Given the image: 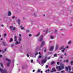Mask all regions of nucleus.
<instances>
[{"label": "nucleus", "mask_w": 73, "mask_h": 73, "mask_svg": "<svg viewBox=\"0 0 73 73\" xmlns=\"http://www.w3.org/2000/svg\"><path fill=\"white\" fill-rule=\"evenodd\" d=\"M56 68L58 71H60L61 70H62V69H63L64 68V64H62V65L61 66V67L60 66H57Z\"/></svg>", "instance_id": "1"}, {"label": "nucleus", "mask_w": 73, "mask_h": 73, "mask_svg": "<svg viewBox=\"0 0 73 73\" xmlns=\"http://www.w3.org/2000/svg\"><path fill=\"white\" fill-rule=\"evenodd\" d=\"M0 71L1 73H8V72L5 69H4V70H2L1 68H0Z\"/></svg>", "instance_id": "2"}, {"label": "nucleus", "mask_w": 73, "mask_h": 73, "mask_svg": "<svg viewBox=\"0 0 73 73\" xmlns=\"http://www.w3.org/2000/svg\"><path fill=\"white\" fill-rule=\"evenodd\" d=\"M38 40L39 41H40V42L42 41V40H43V35H41L39 38Z\"/></svg>", "instance_id": "3"}, {"label": "nucleus", "mask_w": 73, "mask_h": 73, "mask_svg": "<svg viewBox=\"0 0 73 73\" xmlns=\"http://www.w3.org/2000/svg\"><path fill=\"white\" fill-rule=\"evenodd\" d=\"M46 60L45 59H44L42 60V62H41V64L42 65H44V64H45V63L46 62Z\"/></svg>", "instance_id": "4"}, {"label": "nucleus", "mask_w": 73, "mask_h": 73, "mask_svg": "<svg viewBox=\"0 0 73 73\" xmlns=\"http://www.w3.org/2000/svg\"><path fill=\"white\" fill-rule=\"evenodd\" d=\"M56 72V69L54 68H53L51 71H50V72L51 73H52V72Z\"/></svg>", "instance_id": "5"}, {"label": "nucleus", "mask_w": 73, "mask_h": 73, "mask_svg": "<svg viewBox=\"0 0 73 73\" xmlns=\"http://www.w3.org/2000/svg\"><path fill=\"white\" fill-rule=\"evenodd\" d=\"M44 45H45V42L44 41H43L41 45V46H43Z\"/></svg>", "instance_id": "6"}, {"label": "nucleus", "mask_w": 73, "mask_h": 73, "mask_svg": "<svg viewBox=\"0 0 73 73\" xmlns=\"http://www.w3.org/2000/svg\"><path fill=\"white\" fill-rule=\"evenodd\" d=\"M54 48V47H53V46H51L50 47L49 50L50 51H51V50H53Z\"/></svg>", "instance_id": "7"}, {"label": "nucleus", "mask_w": 73, "mask_h": 73, "mask_svg": "<svg viewBox=\"0 0 73 73\" xmlns=\"http://www.w3.org/2000/svg\"><path fill=\"white\" fill-rule=\"evenodd\" d=\"M14 41H17V36H15L14 37Z\"/></svg>", "instance_id": "8"}, {"label": "nucleus", "mask_w": 73, "mask_h": 73, "mask_svg": "<svg viewBox=\"0 0 73 73\" xmlns=\"http://www.w3.org/2000/svg\"><path fill=\"white\" fill-rule=\"evenodd\" d=\"M11 15H12V14L11 13V12L10 11H9L8 16H11Z\"/></svg>", "instance_id": "9"}, {"label": "nucleus", "mask_w": 73, "mask_h": 73, "mask_svg": "<svg viewBox=\"0 0 73 73\" xmlns=\"http://www.w3.org/2000/svg\"><path fill=\"white\" fill-rule=\"evenodd\" d=\"M20 44V42H18V41H16V42L15 43V44L16 45H17L18 44Z\"/></svg>", "instance_id": "10"}, {"label": "nucleus", "mask_w": 73, "mask_h": 73, "mask_svg": "<svg viewBox=\"0 0 73 73\" xmlns=\"http://www.w3.org/2000/svg\"><path fill=\"white\" fill-rule=\"evenodd\" d=\"M68 68L69 69V70L70 71V70H72V69L70 68V66H68Z\"/></svg>", "instance_id": "11"}, {"label": "nucleus", "mask_w": 73, "mask_h": 73, "mask_svg": "<svg viewBox=\"0 0 73 73\" xmlns=\"http://www.w3.org/2000/svg\"><path fill=\"white\" fill-rule=\"evenodd\" d=\"M11 63L9 62L8 63H7V67H9V64H10Z\"/></svg>", "instance_id": "12"}, {"label": "nucleus", "mask_w": 73, "mask_h": 73, "mask_svg": "<svg viewBox=\"0 0 73 73\" xmlns=\"http://www.w3.org/2000/svg\"><path fill=\"white\" fill-rule=\"evenodd\" d=\"M21 40H22V39H21V37H19L18 40L19 41H21Z\"/></svg>", "instance_id": "13"}, {"label": "nucleus", "mask_w": 73, "mask_h": 73, "mask_svg": "<svg viewBox=\"0 0 73 73\" xmlns=\"http://www.w3.org/2000/svg\"><path fill=\"white\" fill-rule=\"evenodd\" d=\"M54 64V61H52L51 62V65H53Z\"/></svg>", "instance_id": "14"}, {"label": "nucleus", "mask_w": 73, "mask_h": 73, "mask_svg": "<svg viewBox=\"0 0 73 73\" xmlns=\"http://www.w3.org/2000/svg\"><path fill=\"white\" fill-rule=\"evenodd\" d=\"M63 61L64 62H67V63H68V62H69V61H68V60H64Z\"/></svg>", "instance_id": "15"}, {"label": "nucleus", "mask_w": 73, "mask_h": 73, "mask_svg": "<svg viewBox=\"0 0 73 73\" xmlns=\"http://www.w3.org/2000/svg\"><path fill=\"white\" fill-rule=\"evenodd\" d=\"M58 45L57 44L56 46V49L57 50V49H58Z\"/></svg>", "instance_id": "16"}, {"label": "nucleus", "mask_w": 73, "mask_h": 73, "mask_svg": "<svg viewBox=\"0 0 73 73\" xmlns=\"http://www.w3.org/2000/svg\"><path fill=\"white\" fill-rule=\"evenodd\" d=\"M3 45L4 46H5V45H6V44H5V42H3Z\"/></svg>", "instance_id": "17"}, {"label": "nucleus", "mask_w": 73, "mask_h": 73, "mask_svg": "<svg viewBox=\"0 0 73 73\" xmlns=\"http://www.w3.org/2000/svg\"><path fill=\"white\" fill-rule=\"evenodd\" d=\"M0 65L1 67H2V68H3V67H4V66H3V63H2V62L0 63Z\"/></svg>", "instance_id": "18"}, {"label": "nucleus", "mask_w": 73, "mask_h": 73, "mask_svg": "<svg viewBox=\"0 0 73 73\" xmlns=\"http://www.w3.org/2000/svg\"><path fill=\"white\" fill-rule=\"evenodd\" d=\"M17 21L19 25H20V19H18Z\"/></svg>", "instance_id": "19"}, {"label": "nucleus", "mask_w": 73, "mask_h": 73, "mask_svg": "<svg viewBox=\"0 0 73 73\" xmlns=\"http://www.w3.org/2000/svg\"><path fill=\"white\" fill-rule=\"evenodd\" d=\"M73 61H71L70 63L71 64V65H73Z\"/></svg>", "instance_id": "20"}, {"label": "nucleus", "mask_w": 73, "mask_h": 73, "mask_svg": "<svg viewBox=\"0 0 73 73\" xmlns=\"http://www.w3.org/2000/svg\"><path fill=\"white\" fill-rule=\"evenodd\" d=\"M12 41H13V39H12V38H11L9 42H12Z\"/></svg>", "instance_id": "21"}, {"label": "nucleus", "mask_w": 73, "mask_h": 73, "mask_svg": "<svg viewBox=\"0 0 73 73\" xmlns=\"http://www.w3.org/2000/svg\"><path fill=\"white\" fill-rule=\"evenodd\" d=\"M54 57H57V54H54Z\"/></svg>", "instance_id": "22"}, {"label": "nucleus", "mask_w": 73, "mask_h": 73, "mask_svg": "<svg viewBox=\"0 0 73 73\" xmlns=\"http://www.w3.org/2000/svg\"><path fill=\"white\" fill-rule=\"evenodd\" d=\"M66 48H64L63 50H61V52H62L63 53H64V50H65V49H66Z\"/></svg>", "instance_id": "23"}, {"label": "nucleus", "mask_w": 73, "mask_h": 73, "mask_svg": "<svg viewBox=\"0 0 73 73\" xmlns=\"http://www.w3.org/2000/svg\"><path fill=\"white\" fill-rule=\"evenodd\" d=\"M64 49V46H63L61 47L60 48V50H61V49Z\"/></svg>", "instance_id": "24"}, {"label": "nucleus", "mask_w": 73, "mask_h": 73, "mask_svg": "<svg viewBox=\"0 0 73 73\" xmlns=\"http://www.w3.org/2000/svg\"><path fill=\"white\" fill-rule=\"evenodd\" d=\"M66 70L67 72H68V68L67 67H66Z\"/></svg>", "instance_id": "25"}, {"label": "nucleus", "mask_w": 73, "mask_h": 73, "mask_svg": "<svg viewBox=\"0 0 73 73\" xmlns=\"http://www.w3.org/2000/svg\"><path fill=\"white\" fill-rule=\"evenodd\" d=\"M71 43H72V42H71V41H69L68 42V44H71Z\"/></svg>", "instance_id": "26"}, {"label": "nucleus", "mask_w": 73, "mask_h": 73, "mask_svg": "<svg viewBox=\"0 0 73 73\" xmlns=\"http://www.w3.org/2000/svg\"><path fill=\"white\" fill-rule=\"evenodd\" d=\"M40 33H39L38 34L36 35V36L38 37V35H40Z\"/></svg>", "instance_id": "27"}, {"label": "nucleus", "mask_w": 73, "mask_h": 73, "mask_svg": "<svg viewBox=\"0 0 73 73\" xmlns=\"http://www.w3.org/2000/svg\"><path fill=\"white\" fill-rule=\"evenodd\" d=\"M47 72H49V69H48L47 70H46L45 71V72L46 73H47Z\"/></svg>", "instance_id": "28"}, {"label": "nucleus", "mask_w": 73, "mask_h": 73, "mask_svg": "<svg viewBox=\"0 0 73 73\" xmlns=\"http://www.w3.org/2000/svg\"><path fill=\"white\" fill-rule=\"evenodd\" d=\"M41 72L40 70V69H38V70L37 72Z\"/></svg>", "instance_id": "29"}, {"label": "nucleus", "mask_w": 73, "mask_h": 73, "mask_svg": "<svg viewBox=\"0 0 73 73\" xmlns=\"http://www.w3.org/2000/svg\"><path fill=\"white\" fill-rule=\"evenodd\" d=\"M6 60L7 61H9V62H11V60L8 59V58H6Z\"/></svg>", "instance_id": "30"}, {"label": "nucleus", "mask_w": 73, "mask_h": 73, "mask_svg": "<svg viewBox=\"0 0 73 73\" xmlns=\"http://www.w3.org/2000/svg\"><path fill=\"white\" fill-rule=\"evenodd\" d=\"M42 56H39L38 57V58H41Z\"/></svg>", "instance_id": "31"}, {"label": "nucleus", "mask_w": 73, "mask_h": 73, "mask_svg": "<svg viewBox=\"0 0 73 73\" xmlns=\"http://www.w3.org/2000/svg\"><path fill=\"white\" fill-rule=\"evenodd\" d=\"M10 29H12V28H13V26L10 27Z\"/></svg>", "instance_id": "32"}, {"label": "nucleus", "mask_w": 73, "mask_h": 73, "mask_svg": "<svg viewBox=\"0 0 73 73\" xmlns=\"http://www.w3.org/2000/svg\"><path fill=\"white\" fill-rule=\"evenodd\" d=\"M64 72H65V71L64 70H63L61 72V73H64Z\"/></svg>", "instance_id": "33"}, {"label": "nucleus", "mask_w": 73, "mask_h": 73, "mask_svg": "<svg viewBox=\"0 0 73 73\" xmlns=\"http://www.w3.org/2000/svg\"><path fill=\"white\" fill-rule=\"evenodd\" d=\"M7 36V34L5 33V34H4V37H5V36Z\"/></svg>", "instance_id": "34"}, {"label": "nucleus", "mask_w": 73, "mask_h": 73, "mask_svg": "<svg viewBox=\"0 0 73 73\" xmlns=\"http://www.w3.org/2000/svg\"><path fill=\"white\" fill-rule=\"evenodd\" d=\"M15 29H15V27H14L13 28V31H15Z\"/></svg>", "instance_id": "35"}, {"label": "nucleus", "mask_w": 73, "mask_h": 73, "mask_svg": "<svg viewBox=\"0 0 73 73\" xmlns=\"http://www.w3.org/2000/svg\"><path fill=\"white\" fill-rule=\"evenodd\" d=\"M51 39H53V37L52 36H51Z\"/></svg>", "instance_id": "36"}, {"label": "nucleus", "mask_w": 73, "mask_h": 73, "mask_svg": "<svg viewBox=\"0 0 73 73\" xmlns=\"http://www.w3.org/2000/svg\"><path fill=\"white\" fill-rule=\"evenodd\" d=\"M37 54H38V53L37 52H36L35 54V56H37Z\"/></svg>", "instance_id": "37"}, {"label": "nucleus", "mask_w": 73, "mask_h": 73, "mask_svg": "<svg viewBox=\"0 0 73 73\" xmlns=\"http://www.w3.org/2000/svg\"><path fill=\"white\" fill-rule=\"evenodd\" d=\"M48 65H46V68H48Z\"/></svg>", "instance_id": "38"}, {"label": "nucleus", "mask_w": 73, "mask_h": 73, "mask_svg": "<svg viewBox=\"0 0 73 73\" xmlns=\"http://www.w3.org/2000/svg\"><path fill=\"white\" fill-rule=\"evenodd\" d=\"M62 55H61V56H60L61 58H62Z\"/></svg>", "instance_id": "39"}, {"label": "nucleus", "mask_w": 73, "mask_h": 73, "mask_svg": "<svg viewBox=\"0 0 73 73\" xmlns=\"http://www.w3.org/2000/svg\"><path fill=\"white\" fill-rule=\"evenodd\" d=\"M21 30L25 29H24V27H21Z\"/></svg>", "instance_id": "40"}, {"label": "nucleus", "mask_w": 73, "mask_h": 73, "mask_svg": "<svg viewBox=\"0 0 73 73\" xmlns=\"http://www.w3.org/2000/svg\"><path fill=\"white\" fill-rule=\"evenodd\" d=\"M29 37H31V36H32V35L31 34H29Z\"/></svg>", "instance_id": "41"}, {"label": "nucleus", "mask_w": 73, "mask_h": 73, "mask_svg": "<svg viewBox=\"0 0 73 73\" xmlns=\"http://www.w3.org/2000/svg\"><path fill=\"white\" fill-rule=\"evenodd\" d=\"M27 57H29V55L28 54H27Z\"/></svg>", "instance_id": "42"}, {"label": "nucleus", "mask_w": 73, "mask_h": 73, "mask_svg": "<svg viewBox=\"0 0 73 73\" xmlns=\"http://www.w3.org/2000/svg\"><path fill=\"white\" fill-rule=\"evenodd\" d=\"M59 64H60V63H59V62H57V65H59Z\"/></svg>", "instance_id": "43"}, {"label": "nucleus", "mask_w": 73, "mask_h": 73, "mask_svg": "<svg viewBox=\"0 0 73 73\" xmlns=\"http://www.w3.org/2000/svg\"><path fill=\"white\" fill-rule=\"evenodd\" d=\"M4 50L5 52H6L7 51V49L6 48Z\"/></svg>", "instance_id": "44"}, {"label": "nucleus", "mask_w": 73, "mask_h": 73, "mask_svg": "<svg viewBox=\"0 0 73 73\" xmlns=\"http://www.w3.org/2000/svg\"><path fill=\"white\" fill-rule=\"evenodd\" d=\"M33 62V60H31V62Z\"/></svg>", "instance_id": "45"}, {"label": "nucleus", "mask_w": 73, "mask_h": 73, "mask_svg": "<svg viewBox=\"0 0 73 73\" xmlns=\"http://www.w3.org/2000/svg\"><path fill=\"white\" fill-rule=\"evenodd\" d=\"M72 25L71 24H70L69 25V26H70V27H72Z\"/></svg>", "instance_id": "46"}, {"label": "nucleus", "mask_w": 73, "mask_h": 73, "mask_svg": "<svg viewBox=\"0 0 73 73\" xmlns=\"http://www.w3.org/2000/svg\"><path fill=\"white\" fill-rule=\"evenodd\" d=\"M46 49H45L44 50V52H46Z\"/></svg>", "instance_id": "47"}, {"label": "nucleus", "mask_w": 73, "mask_h": 73, "mask_svg": "<svg viewBox=\"0 0 73 73\" xmlns=\"http://www.w3.org/2000/svg\"><path fill=\"white\" fill-rule=\"evenodd\" d=\"M46 58H47V57H45L44 59H45V60H46Z\"/></svg>", "instance_id": "48"}, {"label": "nucleus", "mask_w": 73, "mask_h": 73, "mask_svg": "<svg viewBox=\"0 0 73 73\" xmlns=\"http://www.w3.org/2000/svg\"><path fill=\"white\" fill-rule=\"evenodd\" d=\"M29 30H27V32H29Z\"/></svg>", "instance_id": "49"}, {"label": "nucleus", "mask_w": 73, "mask_h": 73, "mask_svg": "<svg viewBox=\"0 0 73 73\" xmlns=\"http://www.w3.org/2000/svg\"><path fill=\"white\" fill-rule=\"evenodd\" d=\"M11 46V47H13V44H12Z\"/></svg>", "instance_id": "50"}, {"label": "nucleus", "mask_w": 73, "mask_h": 73, "mask_svg": "<svg viewBox=\"0 0 73 73\" xmlns=\"http://www.w3.org/2000/svg\"><path fill=\"white\" fill-rule=\"evenodd\" d=\"M1 27H3L4 26V25H1Z\"/></svg>", "instance_id": "51"}, {"label": "nucleus", "mask_w": 73, "mask_h": 73, "mask_svg": "<svg viewBox=\"0 0 73 73\" xmlns=\"http://www.w3.org/2000/svg\"><path fill=\"white\" fill-rule=\"evenodd\" d=\"M2 57L1 55H0V57Z\"/></svg>", "instance_id": "52"}, {"label": "nucleus", "mask_w": 73, "mask_h": 73, "mask_svg": "<svg viewBox=\"0 0 73 73\" xmlns=\"http://www.w3.org/2000/svg\"><path fill=\"white\" fill-rule=\"evenodd\" d=\"M19 36L21 37V34H19Z\"/></svg>", "instance_id": "53"}, {"label": "nucleus", "mask_w": 73, "mask_h": 73, "mask_svg": "<svg viewBox=\"0 0 73 73\" xmlns=\"http://www.w3.org/2000/svg\"><path fill=\"white\" fill-rule=\"evenodd\" d=\"M64 55H66V53H65L64 54Z\"/></svg>", "instance_id": "54"}, {"label": "nucleus", "mask_w": 73, "mask_h": 73, "mask_svg": "<svg viewBox=\"0 0 73 73\" xmlns=\"http://www.w3.org/2000/svg\"><path fill=\"white\" fill-rule=\"evenodd\" d=\"M35 70H33V72H35Z\"/></svg>", "instance_id": "55"}, {"label": "nucleus", "mask_w": 73, "mask_h": 73, "mask_svg": "<svg viewBox=\"0 0 73 73\" xmlns=\"http://www.w3.org/2000/svg\"><path fill=\"white\" fill-rule=\"evenodd\" d=\"M39 54H40V55H41V52H39Z\"/></svg>", "instance_id": "56"}, {"label": "nucleus", "mask_w": 73, "mask_h": 73, "mask_svg": "<svg viewBox=\"0 0 73 73\" xmlns=\"http://www.w3.org/2000/svg\"><path fill=\"white\" fill-rule=\"evenodd\" d=\"M15 17L14 16H13V17H12V18H15Z\"/></svg>", "instance_id": "57"}, {"label": "nucleus", "mask_w": 73, "mask_h": 73, "mask_svg": "<svg viewBox=\"0 0 73 73\" xmlns=\"http://www.w3.org/2000/svg\"><path fill=\"white\" fill-rule=\"evenodd\" d=\"M41 73H42V71H40Z\"/></svg>", "instance_id": "58"}, {"label": "nucleus", "mask_w": 73, "mask_h": 73, "mask_svg": "<svg viewBox=\"0 0 73 73\" xmlns=\"http://www.w3.org/2000/svg\"><path fill=\"white\" fill-rule=\"evenodd\" d=\"M55 32H56H56H57V30L55 31Z\"/></svg>", "instance_id": "59"}, {"label": "nucleus", "mask_w": 73, "mask_h": 73, "mask_svg": "<svg viewBox=\"0 0 73 73\" xmlns=\"http://www.w3.org/2000/svg\"><path fill=\"white\" fill-rule=\"evenodd\" d=\"M70 71H68V73H70Z\"/></svg>", "instance_id": "60"}, {"label": "nucleus", "mask_w": 73, "mask_h": 73, "mask_svg": "<svg viewBox=\"0 0 73 73\" xmlns=\"http://www.w3.org/2000/svg\"><path fill=\"white\" fill-rule=\"evenodd\" d=\"M72 71H73V67H72Z\"/></svg>", "instance_id": "61"}, {"label": "nucleus", "mask_w": 73, "mask_h": 73, "mask_svg": "<svg viewBox=\"0 0 73 73\" xmlns=\"http://www.w3.org/2000/svg\"><path fill=\"white\" fill-rule=\"evenodd\" d=\"M4 53V51H3V53Z\"/></svg>", "instance_id": "62"}, {"label": "nucleus", "mask_w": 73, "mask_h": 73, "mask_svg": "<svg viewBox=\"0 0 73 73\" xmlns=\"http://www.w3.org/2000/svg\"><path fill=\"white\" fill-rule=\"evenodd\" d=\"M66 48H68V46H66Z\"/></svg>", "instance_id": "63"}, {"label": "nucleus", "mask_w": 73, "mask_h": 73, "mask_svg": "<svg viewBox=\"0 0 73 73\" xmlns=\"http://www.w3.org/2000/svg\"><path fill=\"white\" fill-rule=\"evenodd\" d=\"M70 73H73V72H71Z\"/></svg>", "instance_id": "64"}]
</instances>
